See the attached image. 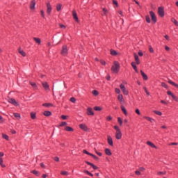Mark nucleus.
<instances>
[{"label":"nucleus","mask_w":178,"mask_h":178,"mask_svg":"<svg viewBox=\"0 0 178 178\" xmlns=\"http://www.w3.org/2000/svg\"><path fill=\"white\" fill-rule=\"evenodd\" d=\"M120 69V64L119 62L115 61L113 65L111 67L113 73H119V70Z\"/></svg>","instance_id":"1"},{"label":"nucleus","mask_w":178,"mask_h":178,"mask_svg":"<svg viewBox=\"0 0 178 178\" xmlns=\"http://www.w3.org/2000/svg\"><path fill=\"white\" fill-rule=\"evenodd\" d=\"M79 128L81 130H83V131H90V128H88V127H87L86 124H80Z\"/></svg>","instance_id":"2"},{"label":"nucleus","mask_w":178,"mask_h":178,"mask_svg":"<svg viewBox=\"0 0 178 178\" xmlns=\"http://www.w3.org/2000/svg\"><path fill=\"white\" fill-rule=\"evenodd\" d=\"M120 88H121V90L122 91L124 95H129V91L126 90L124 85L120 84Z\"/></svg>","instance_id":"3"},{"label":"nucleus","mask_w":178,"mask_h":178,"mask_svg":"<svg viewBox=\"0 0 178 178\" xmlns=\"http://www.w3.org/2000/svg\"><path fill=\"white\" fill-rule=\"evenodd\" d=\"M158 13L161 17L165 16V11L163 10V7H159Z\"/></svg>","instance_id":"4"},{"label":"nucleus","mask_w":178,"mask_h":178,"mask_svg":"<svg viewBox=\"0 0 178 178\" xmlns=\"http://www.w3.org/2000/svg\"><path fill=\"white\" fill-rule=\"evenodd\" d=\"M67 46L64 45L63 46L62 50H61V54L63 55V56H66L67 55Z\"/></svg>","instance_id":"5"},{"label":"nucleus","mask_w":178,"mask_h":178,"mask_svg":"<svg viewBox=\"0 0 178 178\" xmlns=\"http://www.w3.org/2000/svg\"><path fill=\"white\" fill-rule=\"evenodd\" d=\"M47 15H51V13L52 12V6H51V3H47Z\"/></svg>","instance_id":"6"},{"label":"nucleus","mask_w":178,"mask_h":178,"mask_svg":"<svg viewBox=\"0 0 178 178\" xmlns=\"http://www.w3.org/2000/svg\"><path fill=\"white\" fill-rule=\"evenodd\" d=\"M149 15L152 17V22H154V23H156V15H155V13L152 11H150Z\"/></svg>","instance_id":"7"},{"label":"nucleus","mask_w":178,"mask_h":178,"mask_svg":"<svg viewBox=\"0 0 178 178\" xmlns=\"http://www.w3.org/2000/svg\"><path fill=\"white\" fill-rule=\"evenodd\" d=\"M87 115H88L89 116H94V111H92V108L91 107L88 108Z\"/></svg>","instance_id":"8"},{"label":"nucleus","mask_w":178,"mask_h":178,"mask_svg":"<svg viewBox=\"0 0 178 178\" xmlns=\"http://www.w3.org/2000/svg\"><path fill=\"white\" fill-rule=\"evenodd\" d=\"M107 141H108V144H109L111 147H113V140H112V137H111L110 136H108Z\"/></svg>","instance_id":"9"},{"label":"nucleus","mask_w":178,"mask_h":178,"mask_svg":"<svg viewBox=\"0 0 178 178\" xmlns=\"http://www.w3.org/2000/svg\"><path fill=\"white\" fill-rule=\"evenodd\" d=\"M115 138L117 140H120V138H122V131H121L115 132Z\"/></svg>","instance_id":"10"},{"label":"nucleus","mask_w":178,"mask_h":178,"mask_svg":"<svg viewBox=\"0 0 178 178\" xmlns=\"http://www.w3.org/2000/svg\"><path fill=\"white\" fill-rule=\"evenodd\" d=\"M8 102H10V104H13V105H15V106H17V105H19L15 99H9Z\"/></svg>","instance_id":"11"},{"label":"nucleus","mask_w":178,"mask_h":178,"mask_svg":"<svg viewBox=\"0 0 178 178\" xmlns=\"http://www.w3.org/2000/svg\"><path fill=\"white\" fill-rule=\"evenodd\" d=\"M30 9H31V10H34V9H35V0H33L31 2Z\"/></svg>","instance_id":"12"},{"label":"nucleus","mask_w":178,"mask_h":178,"mask_svg":"<svg viewBox=\"0 0 178 178\" xmlns=\"http://www.w3.org/2000/svg\"><path fill=\"white\" fill-rule=\"evenodd\" d=\"M42 85L43 88H44V90H49V85H48V83L42 82Z\"/></svg>","instance_id":"13"},{"label":"nucleus","mask_w":178,"mask_h":178,"mask_svg":"<svg viewBox=\"0 0 178 178\" xmlns=\"http://www.w3.org/2000/svg\"><path fill=\"white\" fill-rule=\"evenodd\" d=\"M72 16L76 22H79V17H77V13H76V10L72 11Z\"/></svg>","instance_id":"14"},{"label":"nucleus","mask_w":178,"mask_h":178,"mask_svg":"<svg viewBox=\"0 0 178 178\" xmlns=\"http://www.w3.org/2000/svg\"><path fill=\"white\" fill-rule=\"evenodd\" d=\"M134 58H135L136 64L140 65V59L138 58V56L136 53H134Z\"/></svg>","instance_id":"15"},{"label":"nucleus","mask_w":178,"mask_h":178,"mask_svg":"<svg viewBox=\"0 0 178 178\" xmlns=\"http://www.w3.org/2000/svg\"><path fill=\"white\" fill-rule=\"evenodd\" d=\"M140 74L143 76V80H148V76H147V74H145V73H144V72H143V70H140Z\"/></svg>","instance_id":"16"},{"label":"nucleus","mask_w":178,"mask_h":178,"mask_svg":"<svg viewBox=\"0 0 178 178\" xmlns=\"http://www.w3.org/2000/svg\"><path fill=\"white\" fill-rule=\"evenodd\" d=\"M118 99L121 104L124 102V99H123V95H119L118 97Z\"/></svg>","instance_id":"17"},{"label":"nucleus","mask_w":178,"mask_h":178,"mask_svg":"<svg viewBox=\"0 0 178 178\" xmlns=\"http://www.w3.org/2000/svg\"><path fill=\"white\" fill-rule=\"evenodd\" d=\"M131 66H132L133 69H134L136 73H138V70H137V66L136 65V63L132 62Z\"/></svg>","instance_id":"18"},{"label":"nucleus","mask_w":178,"mask_h":178,"mask_svg":"<svg viewBox=\"0 0 178 178\" xmlns=\"http://www.w3.org/2000/svg\"><path fill=\"white\" fill-rule=\"evenodd\" d=\"M147 145H149V147H152V148H156V149L157 148L156 146L154 143H152L151 141H147Z\"/></svg>","instance_id":"19"},{"label":"nucleus","mask_w":178,"mask_h":178,"mask_svg":"<svg viewBox=\"0 0 178 178\" xmlns=\"http://www.w3.org/2000/svg\"><path fill=\"white\" fill-rule=\"evenodd\" d=\"M121 110L122 111L123 113L125 114L126 116H127V111L124 106H121Z\"/></svg>","instance_id":"20"},{"label":"nucleus","mask_w":178,"mask_h":178,"mask_svg":"<svg viewBox=\"0 0 178 178\" xmlns=\"http://www.w3.org/2000/svg\"><path fill=\"white\" fill-rule=\"evenodd\" d=\"M168 83L170 84H171V86H174V87H176L177 88H178V84H177L176 83H175L170 80L168 81Z\"/></svg>","instance_id":"21"},{"label":"nucleus","mask_w":178,"mask_h":178,"mask_svg":"<svg viewBox=\"0 0 178 178\" xmlns=\"http://www.w3.org/2000/svg\"><path fill=\"white\" fill-rule=\"evenodd\" d=\"M43 115L44 116H51V115H52V113H51V111H46L43 113Z\"/></svg>","instance_id":"22"},{"label":"nucleus","mask_w":178,"mask_h":178,"mask_svg":"<svg viewBox=\"0 0 178 178\" xmlns=\"http://www.w3.org/2000/svg\"><path fill=\"white\" fill-rule=\"evenodd\" d=\"M105 154L106 155H108V156H111V155H112V152H111V149H105Z\"/></svg>","instance_id":"23"},{"label":"nucleus","mask_w":178,"mask_h":178,"mask_svg":"<svg viewBox=\"0 0 178 178\" xmlns=\"http://www.w3.org/2000/svg\"><path fill=\"white\" fill-rule=\"evenodd\" d=\"M34 41L36 42V44H41V39L38 38H33Z\"/></svg>","instance_id":"24"},{"label":"nucleus","mask_w":178,"mask_h":178,"mask_svg":"<svg viewBox=\"0 0 178 178\" xmlns=\"http://www.w3.org/2000/svg\"><path fill=\"white\" fill-rule=\"evenodd\" d=\"M19 54H20V55H22L23 56H26V52H24V51L22 50V49H19L18 50Z\"/></svg>","instance_id":"25"},{"label":"nucleus","mask_w":178,"mask_h":178,"mask_svg":"<svg viewBox=\"0 0 178 178\" xmlns=\"http://www.w3.org/2000/svg\"><path fill=\"white\" fill-rule=\"evenodd\" d=\"M61 9H62V4L61 3L57 4V6H56L57 12H59Z\"/></svg>","instance_id":"26"},{"label":"nucleus","mask_w":178,"mask_h":178,"mask_svg":"<svg viewBox=\"0 0 178 178\" xmlns=\"http://www.w3.org/2000/svg\"><path fill=\"white\" fill-rule=\"evenodd\" d=\"M171 22H172V23H174V24H175V26H178V22H177V20H176V19L172 18V19H171Z\"/></svg>","instance_id":"27"},{"label":"nucleus","mask_w":178,"mask_h":178,"mask_svg":"<svg viewBox=\"0 0 178 178\" xmlns=\"http://www.w3.org/2000/svg\"><path fill=\"white\" fill-rule=\"evenodd\" d=\"M65 131H73V128L70 127H66L65 128Z\"/></svg>","instance_id":"28"},{"label":"nucleus","mask_w":178,"mask_h":178,"mask_svg":"<svg viewBox=\"0 0 178 178\" xmlns=\"http://www.w3.org/2000/svg\"><path fill=\"white\" fill-rule=\"evenodd\" d=\"M111 55H113V56H116V55H118V52L115 50H111Z\"/></svg>","instance_id":"29"},{"label":"nucleus","mask_w":178,"mask_h":178,"mask_svg":"<svg viewBox=\"0 0 178 178\" xmlns=\"http://www.w3.org/2000/svg\"><path fill=\"white\" fill-rule=\"evenodd\" d=\"M84 173H86V175H88L89 176H91L92 177V176H94V175H92L91 172H90V171L85 170H83Z\"/></svg>","instance_id":"30"},{"label":"nucleus","mask_w":178,"mask_h":178,"mask_svg":"<svg viewBox=\"0 0 178 178\" xmlns=\"http://www.w3.org/2000/svg\"><path fill=\"white\" fill-rule=\"evenodd\" d=\"M43 106H46V108H49V106H52V104L51 103H45L42 104Z\"/></svg>","instance_id":"31"},{"label":"nucleus","mask_w":178,"mask_h":178,"mask_svg":"<svg viewBox=\"0 0 178 178\" xmlns=\"http://www.w3.org/2000/svg\"><path fill=\"white\" fill-rule=\"evenodd\" d=\"M15 118H16L17 119H20L21 116H20V114L17 113H13Z\"/></svg>","instance_id":"32"},{"label":"nucleus","mask_w":178,"mask_h":178,"mask_svg":"<svg viewBox=\"0 0 178 178\" xmlns=\"http://www.w3.org/2000/svg\"><path fill=\"white\" fill-rule=\"evenodd\" d=\"M31 119H36L37 116L35 115V113L34 112L31 113Z\"/></svg>","instance_id":"33"},{"label":"nucleus","mask_w":178,"mask_h":178,"mask_svg":"<svg viewBox=\"0 0 178 178\" xmlns=\"http://www.w3.org/2000/svg\"><path fill=\"white\" fill-rule=\"evenodd\" d=\"M118 122L120 126H122L123 124V121H122V118H120V117H119L118 118Z\"/></svg>","instance_id":"34"},{"label":"nucleus","mask_w":178,"mask_h":178,"mask_svg":"<svg viewBox=\"0 0 178 178\" xmlns=\"http://www.w3.org/2000/svg\"><path fill=\"white\" fill-rule=\"evenodd\" d=\"M0 165L1 167L6 168L5 164H3V160L2 159V158H0Z\"/></svg>","instance_id":"35"},{"label":"nucleus","mask_w":178,"mask_h":178,"mask_svg":"<svg viewBox=\"0 0 178 178\" xmlns=\"http://www.w3.org/2000/svg\"><path fill=\"white\" fill-rule=\"evenodd\" d=\"M154 113L159 116H162V112L158 111H154Z\"/></svg>","instance_id":"36"},{"label":"nucleus","mask_w":178,"mask_h":178,"mask_svg":"<svg viewBox=\"0 0 178 178\" xmlns=\"http://www.w3.org/2000/svg\"><path fill=\"white\" fill-rule=\"evenodd\" d=\"M61 175H63V176H67L69 172H67V171H61Z\"/></svg>","instance_id":"37"},{"label":"nucleus","mask_w":178,"mask_h":178,"mask_svg":"<svg viewBox=\"0 0 178 178\" xmlns=\"http://www.w3.org/2000/svg\"><path fill=\"white\" fill-rule=\"evenodd\" d=\"M2 136H3V138H4L5 140H9V136H8V135L3 134Z\"/></svg>","instance_id":"38"},{"label":"nucleus","mask_w":178,"mask_h":178,"mask_svg":"<svg viewBox=\"0 0 178 178\" xmlns=\"http://www.w3.org/2000/svg\"><path fill=\"white\" fill-rule=\"evenodd\" d=\"M32 173H33V175H35V176H40V173H39L38 171H37V170H33V171H32Z\"/></svg>","instance_id":"39"},{"label":"nucleus","mask_w":178,"mask_h":178,"mask_svg":"<svg viewBox=\"0 0 178 178\" xmlns=\"http://www.w3.org/2000/svg\"><path fill=\"white\" fill-rule=\"evenodd\" d=\"M172 99H174V101H176V102H178V97H176V95H173L172 96Z\"/></svg>","instance_id":"40"},{"label":"nucleus","mask_w":178,"mask_h":178,"mask_svg":"<svg viewBox=\"0 0 178 178\" xmlns=\"http://www.w3.org/2000/svg\"><path fill=\"white\" fill-rule=\"evenodd\" d=\"M147 23H151V19L149 18V16H146L145 17Z\"/></svg>","instance_id":"41"},{"label":"nucleus","mask_w":178,"mask_h":178,"mask_svg":"<svg viewBox=\"0 0 178 178\" xmlns=\"http://www.w3.org/2000/svg\"><path fill=\"white\" fill-rule=\"evenodd\" d=\"M95 111H102V108L99 106H95L94 107Z\"/></svg>","instance_id":"42"},{"label":"nucleus","mask_w":178,"mask_h":178,"mask_svg":"<svg viewBox=\"0 0 178 178\" xmlns=\"http://www.w3.org/2000/svg\"><path fill=\"white\" fill-rule=\"evenodd\" d=\"M30 84L33 88H37V84H35V83L31 82Z\"/></svg>","instance_id":"43"},{"label":"nucleus","mask_w":178,"mask_h":178,"mask_svg":"<svg viewBox=\"0 0 178 178\" xmlns=\"http://www.w3.org/2000/svg\"><path fill=\"white\" fill-rule=\"evenodd\" d=\"M157 175H159V176H162L163 175H166V172H157Z\"/></svg>","instance_id":"44"},{"label":"nucleus","mask_w":178,"mask_h":178,"mask_svg":"<svg viewBox=\"0 0 178 178\" xmlns=\"http://www.w3.org/2000/svg\"><path fill=\"white\" fill-rule=\"evenodd\" d=\"M70 102L74 104L76 102V98L74 97H71L70 98Z\"/></svg>","instance_id":"45"},{"label":"nucleus","mask_w":178,"mask_h":178,"mask_svg":"<svg viewBox=\"0 0 178 178\" xmlns=\"http://www.w3.org/2000/svg\"><path fill=\"white\" fill-rule=\"evenodd\" d=\"M90 156H92V158H94L95 159V161H98V157L97 156H95V155H94V154H90Z\"/></svg>","instance_id":"46"},{"label":"nucleus","mask_w":178,"mask_h":178,"mask_svg":"<svg viewBox=\"0 0 178 178\" xmlns=\"http://www.w3.org/2000/svg\"><path fill=\"white\" fill-rule=\"evenodd\" d=\"M161 86H162V87H164V88H168V85L163 82L161 83Z\"/></svg>","instance_id":"47"},{"label":"nucleus","mask_w":178,"mask_h":178,"mask_svg":"<svg viewBox=\"0 0 178 178\" xmlns=\"http://www.w3.org/2000/svg\"><path fill=\"white\" fill-rule=\"evenodd\" d=\"M114 129H115V130H116V132L120 131V129H119V127H118V126H114Z\"/></svg>","instance_id":"48"},{"label":"nucleus","mask_w":178,"mask_h":178,"mask_svg":"<svg viewBox=\"0 0 178 178\" xmlns=\"http://www.w3.org/2000/svg\"><path fill=\"white\" fill-rule=\"evenodd\" d=\"M86 163H87V165H90L92 168L95 165L93 163H92L89 161H86Z\"/></svg>","instance_id":"49"},{"label":"nucleus","mask_w":178,"mask_h":178,"mask_svg":"<svg viewBox=\"0 0 178 178\" xmlns=\"http://www.w3.org/2000/svg\"><path fill=\"white\" fill-rule=\"evenodd\" d=\"M83 154H86V155H90L91 156V153L88 152L87 150H83Z\"/></svg>","instance_id":"50"},{"label":"nucleus","mask_w":178,"mask_h":178,"mask_svg":"<svg viewBox=\"0 0 178 178\" xmlns=\"http://www.w3.org/2000/svg\"><path fill=\"white\" fill-rule=\"evenodd\" d=\"M95 153L97 154V155H98L99 156H102V153L95 150Z\"/></svg>","instance_id":"51"},{"label":"nucleus","mask_w":178,"mask_h":178,"mask_svg":"<svg viewBox=\"0 0 178 178\" xmlns=\"http://www.w3.org/2000/svg\"><path fill=\"white\" fill-rule=\"evenodd\" d=\"M92 94H93V95L97 96V95H98L99 92H98V91H97V90H93V91H92Z\"/></svg>","instance_id":"52"},{"label":"nucleus","mask_w":178,"mask_h":178,"mask_svg":"<svg viewBox=\"0 0 178 178\" xmlns=\"http://www.w3.org/2000/svg\"><path fill=\"white\" fill-rule=\"evenodd\" d=\"M149 52H151L152 54L154 53V49L152 48V47L149 46Z\"/></svg>","instance_id":"53"},{"label":"nucleus","mask_w":178,"mask_h":178,"mask_svg":"<svg viewBox=\"0 0 178 178\" xmlns=\"http://www.w3.org/2000/svg\"><path fill=\"white\" fill-rule=\"evenodd\" d=\"M67 125V123L66 122H62L61 124H60V126L63 127V126H66Z\"/></svg>","instance_id":"54"},{"label":"nucleus","mask_w":178,"mask_h":178,"mask_svg":"<svg viewBox=\"0 0 178 178\" xmlns=\"http://www.w3.org/2000/svg\"><path fill=\"white\" fill-rule=\"evenodd\" d=\"M102 10L104 12V15H106V13H108V10H106V8H102Z\"/></svg>","instance_id":"55"},{"label":"nucleus","mask_w":178,"mask_h":178,"mask_svg":"<svg viewBox=\"0 0 178 178\" xmlns=\"http://www.w3.org/2000/svg\"><path fill=\"white\" fill-rule=\"evenodd\" d=\"M115 92H116V94H120V89L115 88Z\"/></svg>","instance_id":"56"},{"label":"nucleus","mask_w":178,"mask_h":178,"mask_svg":"<svg viewBox=\"0 0 178 178\" xmlns=\"http://www.w3.org/2000/svg\"><path fill=\"white\" fill-rule=\"evenodd\" d=\"M60 29H66V26L62 24H59Z\"/></svg>","instance_id":"57"},{"label":"nucleus","mask_w":178,"mask_h":178,"mask_svg":"<svg viewBox=\"0 0 178 178\" xmlns=\"http://www.w3.org/2000/svg\"><path fill=\"white\" fill-rule=\"evenodd\" d=\"M61 118H63V120H66V119H67V116L66 115H61Z\"/></svg>","instance_id":"58"},{"label":"nucleus","mask_w":178,"mask_h":178,"mask_svg":"<svg viewBox=\"0 0 178 178\" xmlns=\"http://www.w3.org/2000/svg\"><path fill=\"white\" fill-rule=\"evenodd\" d=\"M136 113H137V115H141V113L140 112V110L138 108L136 110Z\"/></svg>","instance_id":"59"},{"label":"nucleus","mask_w":178,"mask_h":178,"mask_svg":"<svg viewBox=\"0 0 178 178\" xmlns=\"http://www.w3.org/2000/svg\"><path fill=\"white\" fill-rule=\"evenodd\" d=\"M40 13H41V16H42V17H43V18L45 17V15H44V10H42L40 11Z\"/></svg>","instance_id":"60"},{"label":"nucleus","mask_w":178,"mask_h":178,"mask_svg":"<svg viewBox=\"0 0 178 178\" xmlns=\"http://www.w3.org/2000/svg\"><path fill=\"white\" fill-rule=\"evenodd\" d=\"M144 118L146 119V120H148L149 122L151 120V118L149 117L145 116Z\"/></svg>","instance_id":"61"},{"label":"nucleus","mask_w":178,"mask_h":178,"mask_svg":"<svg viewBox=\"0 0 178 178\" xmlns=\"http://www.w3.org/2000/svg\"><path fill=\"white\" fill-rule=\"evenodd\" d=\"M54 161H56V162H59V157H54Z\"/></svg>","instance_id":"62"},{"label":"nucleus","mask_w":178,"mask_h":178,"mask_svg":"<svg viewBox=\"0 0 178 178\" xmlns=\"http://www.w3.org/2000/svg\"><path fill=\"white\" fill-rule=\"evenodd\" d=\"M168 95H170L171 97L173 95V93H172L170 91L167 92Z\"/></svg>","instance_id":"63"},{"label":"nucleus","mask_w":178,"mask_h":178,"mask_svg":"<svg viewBox=\"0 0 178 178\" xmlns=\"http://www.w3.org/2000/svg\"><path fill=\"white\" fill-rule=\"evenodd\" d=\"M135 173H136V175H138V176H140V175H141V172H140V171H138V170H136V171L135 172Z\"/></svg>","instance_id":"64"}]
</instances>
